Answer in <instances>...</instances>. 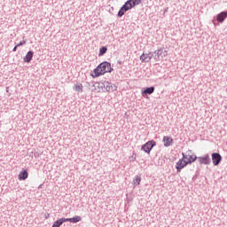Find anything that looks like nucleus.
<instances>
[{
	"mask_svg": "<svg viewBox=\"0 0 227 227\" xmlns=\"http://www.w3.org/2000/svg\"><path fill=\"white\" fill-rule=\"evenodd\" d=\"M112 71L113 67H111V63L105 61L100 63L94 69V74H92V77H100V75H104V74H111Z\"/></svg>",
	"mask_w": 227,
	"mask_h": 227,
	"instance_id": "1",
	"label": "nucleus"
},
{
	"mask_svg": "<svg viewBox=\"0 0 227 227\" xmlns=\"http://www.w3.org/2000/svg\"><path fill=\"white\" fill-rule=\"evenodd\" d=\"M140 3L141 2L139 1H127L119 10L118 17L124 16L126 12H129V10H132L134 6H137V4H140Z\"/></svg>",
	"mask_w": 227,
	"mask_h": 227,
	"instance_id": "2",
	"label": "nucleus"
},
{
	"mask_svg": "<svg viewBox=\"0 0 227 227\" xmlns=\"http://www.w3.org/2000/svg\"><path fill=\"white\" fill-rule=\"evenodd\" d=\"M152 56H153L155 61H160V58L168 56V51L164 50V48H160L153 52Z\"/></svg>",
	"mask_w": 227,
	"mask_h": 227,
	"instance_id": "3",
	"label": "nucleus"
},
{
	"mask_svg": "<svg viewBox=\"0 0 227 227\" xmlns=\"http://www.w3.org/2000/svg\"><path fill=\"white\" fill-rule=\"evenodd\" d=\"M153 146H157V142H155V140H150L142 145L141 150L145 153H150L153 149Z\"/></svg>",
	"mask_w": 227,
	"mask_h": 227,
	"instance_id": "4",
	"label": "nucleus"
},
{
	"mask_svg": "<svg viewBox=\"0 0 227 227\" xmlns=\"http://www.w3.org/2000/svg\"><path fill=\"white\" fill-rule=\"evenodd\" d=\"M100 86L103 91H109V92L116 91V85L109 82H104L100 84Z\"/></svg>",
	"mask_w": 227,
	"mask_h": 227,
	"instance_id": "5",
	"label": "nucleus"
},
{
	"mask_svg": "<svg viewBox=\"0 0 227 227\" xmlns=\"http://www.w3.org/2000/svg\"><path fill=\"white\" fill-rule=\"evenodd\" d=\"M183 159L186 160V164H192V162H195L198 160V156L195 154H191V153H182Z\"/></svg>",
	"mask_w": 227,
	"mask_h": 227,
	"instance_id": "6",
	"label": "nucleus"
},
{
	"mask_svg": "<svg viewBox=\"0 0 227 227\" xmlns=\"http://www.w3.org/2000/svg\"><path fill=\"white\" fill-rule=\"evenodd\" d=\"M211 157L214 166H219V164H221V160H223V156H221L219 153H213L211 154Z\"/></svg>",
	"mask_w": 227,
	"mask_h": 227,
	"instance_id": "7",
	"label": "nucleus"
},
{
	"mask_svg": "<svg viewBox=\"0 0 227 227\" xmlns=\"http://www.w3.org/2000/svg\"><path fill=\"white\" fill-rule=\"evenodd\" d=\"M187 165H189L187 163V160H185L184 158L179 159V160L176 164V169L177 173H180V171H182V169H184V168H185V166Z\"/></svg>",
	"mask_w": 227,
	"mask_h": 227,
	"instance_id": "8",
	"label": "nucleus"
},
{
	"mask_svg": "<svg viewBox=\"0 0 227 227\" xmlns=\"http://www.w3.org/2000/svg\"><path fill=\"white\" fill-rule=\"evenodd\" d=\"M152 54H153V52L143 53L140 56V61L142 63H150V61H152V58H153V56H152Z\"/></svg>",
	"mask_w": 227,
	"mask_h": 227,
	"instance_id": "9",
	"label": "nucleus"
},
{
	"mask_svg": "<svg viewBox=\"0 0 227 227\" xmlns=\"http://www.w3.org/2000/svg\"><path fill=\"white\" fill-rule=\"evenodd\" d=\"M200 164H205L206 166H208L210 164V155L206 154L205 156L202 157H197Z\"/></svg>",
	"mask_w": 227,
	"mask_h": 227,
	"instance_id": "10",
	"label": "nucleus"
},
{
	"mask_svg": "<svg viewBox=\"0 0 227 227\" xmlns=\"http://www.w3.org/2000/svg\"><path fill=\"white\" fill-rule=\"evenodd\" d=\"M33 56H35V52H33V51H27L26 56L23 58L24 63H31Z\"/></svg>",
	"mask_w": 227,
	"mask_h": 227,
	"instance_id": "11",
	"label": "nucleus"
},
{
	"mask_svg": "<svg viewBox=\"0 0 227 227\" xmlns=\"http://www.w3.org/2000/svg\"><path fill=\"white\" fill-rule=\"evenodd\" d=\"M227 18V12H222L216 16L217 22H224Z\"/></svg>",
	"mask_w": 227,
	"mask_h": 227,
	"instance_id": "12",
	"label": "nucleus"
},
{
	"mask_svg": "<svg viewBox=\"0 0 227 227\" xmlns=\"http://www.w3.org/2000/svg\"><path fill=\"white\" fill-rule=\"evenodd\" d=\"M163 143H164V146L166 147L171 146V145H173V138H171L168 136H165L163 137Z\"/></svg>",
	"mask_w": 227,
	"mask_h": 227,
	"instance_id": "13",
	"label": "nucleus"
},
{
	"mask_svg": "<svg viewBox=\"0 0 227 227\" xmlns=\"http://www.w3.org/2000/svg\"><path fill=\"white\" fill-rule=\"evenodd\" d=\"M155 91V87H147L145 90L142 91V95H152Z\"/></svg>",
	"mask_w": 227,
	"mask_h": 227,
	"instance_id": "14",
	"label": "nucleus"
},
{
	"mask_svg": "<svg viewBox=\"0 0 227 227\" xmlns=\"http://www.w3.org/2000/svg\"><path fill=\"white\" fill-rule=\"evenodd\" d=\"M27 176H28L27 170L24 169L20 172L19 180H26L27 179Z\"/></svg>",
	"mask_w": 227,
	"mask_h": 227,
	"instance_id": "15",
	"label": "nucleus"
},
{
	"mask_svg": "<svg viewBox=\"0 0 227 227\" xmlns=\"http://www.w3.org/2000/svg\"><path fill=\"white\" fill-rule=\"evenodd\" d=\"M63 223H67L66 218H59V220L53 223L52 227H59L61 226V224H63Z\"/></svg>",
	"mask_w": 227,
	"mask_h": 227,
	"instance_id": "16",
	"label": "nucleus"
},
{
	"mask_svg": "<svg viewBox=\"0 0 227 227\" xmlns=\"http://www.w3.org/2000/svg\"><path fill=\"white\" fill-rule=\"evenodd\" d=\"M81 216H74L73 218H66V223H79L81 221Z\"/></svg>",
	"mask_w": 227,
	"mask_h": 227,
	"instance_id": "17",
	"label": "nucleus"
},
{
	"mask_svg": "<svg viewBox=\"0 0 227 227\" xmlns=\"http://www.w3.org/2000/svg\"><path fill=\"white\" fill-rule=\"evenodd\" d=\"M73 89L74 91H77L78 93H82V83H80L78 85H74Z\"/></svg>",
	"mask_w": 227,
	"mask_h": 227,
	"instance_id": "18",
	"label": "nucleus"
},
{
	"mask_svg": "<svg viewBox=\"0 0 227 227\" xmlns=\"http://www.w3.org/2000/svg\"><path fill=\"white\" fill-rule=\"evenodd\" d=\"M134 185H139L141 184V176H136L135 179L133 180Z\"/></svg>",
	"mask_w": 227,
	"mask_h": 227,
	"instance_id": "19",
	"label": "nucleus"
},
{
	"mask_svg": "<svg viewBox=\"0 0 227 227\" xmlns=\"http://www.w3.org/2000/svg\"><path fill=\"white\" fill-rule=\"evenodd\" d=\"M106 52H107V47L103 46L99 49L98 56H104V54H106Z\"/></svg>",
	"mask_w": 227,
	"mask_h": 227,
	"instance_id": "20",
	"label": "nucleus"
},
{
	"mask_svg": "<svg viewBox=\"0 0 227 227\" xmlns=\"http://www.w3.org/2000/svg\"><path fill=\"white\" fill-rule=\"evenodd\" d=\"M26 40L20 41V43L17 44V47H22V45H26Z\"/></svg>",
	"mask_w": 227,
	"mask_h": 227,
	"instance_id": "21",
	"label": "nucleus"
},
{
	"mask_svg": "<svg viewBox=\"0 0 227 227\" xmlns=\"http://www.w3.org/2000/svg\"><path fill=\"white\" fill-rule=\"evenodd\" d=\"M18 47H19V46H17V45H16V46H14V48L12 49V51H13V52H16V51H17V48H18Z\"/></svg>",
	"mask_w": 227,
	"mask_h": 227,
	"instance_id": "22",
	"label": "nucleus"
},
{
	"mask_svg": "<svg viewBox=\"0 0 227 227\" xmlns=\"http://www.w3.org/2000/svg\"><path fill=\"white\" fill-rule=\"evenodd\" d=\"M129 1H141V0H129Z\"/></svg>",
	"mask_w": 227,
	"mask_h": 227,
	"instance_id": "23",
	"label": "nucleus"
},
{
	"mask_svg": "<svg viewBox=\"0 0 227 227\" xmlns=\"http://www.w3.org/2000/svg\"><path fill=\"white\" fill-rule=\"evenodd\" d=\"M165 12H168V9H166Z\"/></svg>",
	"mask_w": 227,
	"mask_h": 227,
	"instance_id": "24",
	"label": "nucleus"
}]
</instances>
